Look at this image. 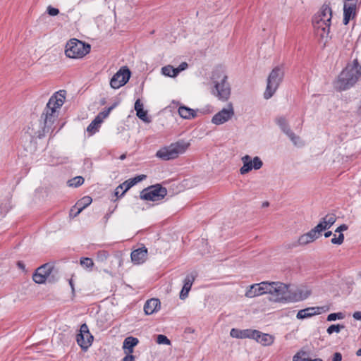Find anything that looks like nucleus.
Returning <instances> with one entry per match:
<instances>
[{"label": "nucleus", "mask_w": 361, "mask_h": 361, "mask_svg": "<svg viewBox=\"0 0 361 361\" xmlns=\"http://www.w3.org/2000/svg\"><path fill=\"white\" fill-rule=\"evenodd\" d=\"M66 91L60 90L52 95L49 99L47 106L41 115L40 122L43 124L42 130L36 133V136L41 138L53 130V124L58 117L57 110L63 104L66 99Z\"/></svg>", "instance_id": "f257e3e1"}, {"label": "nucleus", "mask_w": 361, "mask_h": 361, "mask_svg": "<svg viewBox=\"0 0 361 361\" xmlns=\"http://www.w3.org/2000/svg\"><path fill=\"white\" fill-rule=\"evenodd\" d=\"M268 293L276 302L303 300L310 295V291L306 288H298L293 290L281 282H268Z\"/></svg>", "instance_id": "f03ea898"}, {"label": "nucleus", "mask_w": 361, "mask_h": 361, "mask_svg": "<svg viewBox=\"0 0 361 361\" xmlns=\"http://www.w3.org/2000/svg\"><path fill=\"white\" fill-rule=\"evenodd\" d=\"M212 95L222 102H226L231 93L228 76L222 68H216L212 72L209 82Z\"/></svg>", "instance_id": "7ed1b4c3"}, {"label": "nucleus", "mask_w": 361, "mask_h": 361, "mask_svg": "<svg viewBox=\"0 0 361 361\" xmlns=\"http://www.w3.org/2000/svg\"><path fill=\"white\" fill-rule=\"evenodd\" d=\"M361 75V66L357 60L348 65L340 74L336 83V87L339 90H345L353 86Z\"/></svg>", "instance_id": "20e7f679"}, {"label": "nucleus", "mask_w": 361, "mask_h": 361, "mask_svg": "<svg viewBox=\"0 0 361 361\" xmlns=\"http://www.w3.org/2000/svg\"><path fill=\"white\" fill-rule=\"evenodd\" d=\"M332 18V11L329 5L324 4L314 16L312 23L317 30H322L321 37H328Z\"/></svg>", "instance_id": "39448f33"}, {"label": "nucleus", "mask_w": 361, "mask_h": 361, "mask_svg": "<svg viewBox=\"0 0 361 361\" xmlns=\"http://www.w3.org/2000/svg\"><path fill=\"white\" fill-rule=\"evenodd\" d=\"M190 144L185 141H178L171 144L169 146L164 147L158 150L156 156L164 161L174 159L179 154H183L188 148Z\"/></svg>", "instance_id": "423d86ee"}, {"label": "nucleus", "mask_w": 361, "mask_h": 361, "mask_svg": "<svg viewBox=\"0 0 361 361\" xmlns=\"http://www.w3.org/2000/svg\"><path fill=\"white\" fill-rule=\"evenodd\" d=\"M283 75L284 71L282 67L276 66L271 71L267 78V87L264 93V97L266 99L271 98L274 94L283 80Z\"/></svg>", "instance_id": "0eeeda50"}, {"label": "nucleus", "mask_w": 361, "mask_h": 361, "mask_svg": "<svg viewBox=\"0 0 361 361\" xmlns=\"http://www.w3.org/2000/svg\"><path fill=\"white\" fill-rule=\"evenodd\" d=\"M90 51V45L77 39H70L66 45L65 54L71 59H80L85 56Z\"/></svg>", "instance_id": "6e6552de"}, {"label": "nucleus", "mask_w": 361, "mask_h": 361, "mask_svg": "<svg viewBox=\"0 0 361 361\" xmlns=\"http://www.w3.org/2000/svg\"><path fill=\"white\" fill-rule=\"evenodd\" d=\"M166 194L167 190L165 188L156 185L143 190L140 193V198L145 200L159 201Z\"/></svg>", "instance_id": "1a4fd4ad"}, {"label": "nucleus", "mask_w": 361, "mask_h": 361, "mask_svg": "<svg viewBox=\"0 0 361 361\" xmlns=\"http://www.w3.org/2000/svg\"><path fill=\"white\" fill-rule=\"evenodd\" d=\"M243 166L240 169L242 175L249 173L252 169L258 170L263 166V162L259 157L252 158L250 155H245L241 158Z\"/></svg>", "instance_id": "9d476101"}, {"label": "nucleus", "mask_w": 361, "mask_h": 361, "mask_svg": "<svg viewBox=\"0 0 361 361\" xmlns=\"http://www.w3.org/2000/svg\"><path fill=\"white\" fill-rule=\"evenodd\" d=\"M234 109L231 103H228L226 108L217 112L212 118L211 122L216 126L222 125L232 118L234 116Z\"/></svg>", "instance_id": "9b49d317"}, {"label": "nucleus", "mask_w": 361, "mask_h": 361, "mask_svg": "<svg viewBox=\"0 0 361 361\" xmlns=\"http://www.w3.org/2000/svg\"><path fill=\"white\" fill-rule=\"evenodd\" d=\"M130 77V70L126 66L122 67L111 79L110 85L114 89H118L128 82Z\"/></svg>", "instance_id": "f8f14e48"}, {"label": "nucleus", "mask_w": 361, "mask_h": 361, "mask_svg": "<svg viewBox=\"0 0 361 361\" xmlns=\"http://www.w3.org/2000/svg\"><path fill=\"white\" fill-rule=\"evenodd\" d=\"M77 343L84 350H87L92 344L93 336L89 331L88 326L83 324L80 326V334L77 335Z\"/></svg>", "instance_id": "ddd939ff"}, {"label": "nucleus", "mask_w": 361, "mask_h": 361, "mask_svg": "<svg viewBox=\"0 0 361 361\" xmlns=\"http://www.w3.org/2000/svg\"><path fill=\"white\" fill-rule=\"evenodd\" d=\"M53 269V265L46 263L38 267L32 275V279L36 283H44Z\"/></svg>", "instance_id": "4468645a"}, {"label": "nucleus", "mask_w": 361, "mask_h": 361, "mask_svg": "<svg viewBox=\"0 0 361 361\" xmlns=\"http://www.w3.org/2000/svg\"><path fill=\"white\" fill-rule=\"evenodd\" d=\"M146 178V175L142 174L126 180L116 188L115 195L118 197L121 193L120 196H123L130 188L137 183L144 180Z\"/></svg>", "instance_id": "2eb2a0df"}, {"label": "nucleus", "mask_w": 361, "mask_h": 361, "mask_svg": "<svg viewBox=\"0 0 361 361\" xmlns=\"http://www.w3.org/2000/svg\"><path fill=\"white\" fill-rule=\"evenodd\" d=\"M276 123L281 130L290 138L295 145L300 146L302 145L300 137L297 136L290 128L286 120L283 117H279L276 119Z\"/></svg>", "instance_id": "dca6fc26"}, {"label": "nucleus", "mask_w": 361, "mask_h": 361, "mask_svg": "<svg viewBox=\"0 0 361 361\" xmlns=\"http://www.w3.org/2000/svg\"><path fill=\"white\" fill-rule=\"evenodd\" d=\"M268 282L263 281L259 283H255L250 286L246 290L245 295L247 298H252L268 293Z\"/></svg>", "instance_id": "f3484780"}, {"label": "nucleus", "mask_w": 361, "mask_h": 361, "mask_svg": "<svg viewBox=\"0 0 361 361\" xmlns=\"http://www.w3.org/2000/svg\"><path fill=\"white\" fill-rule=\"evenodd\" d=\"M114 108V106H110L107 109L100 112L98 114V115L95 117V118L91 122V123L87 126V130L91 134L95 133L99 126L100 124L102 123L104 118L108 117L111 111Z\"/></svg>", "instance_id": "a211bd4d"}, {"label": "nucleus", "mask_w": 361, "mask_h": 361, "mask_svg": "<svg viewBox=\"0 0 361 361\" xmlns=\"http://www.w3.org/2000/svg\"><path fill=\"white\" fill-rule=\"evenodd\" d=\"M327 310L328 307L325 306L307 307L298 311L296 317L298 319H303L314 315L320 314Z\"/></svg>", "instance_id": "6ab92c4d"}, {"label": "nucleus", "mask_w": 361, "mask_h": 361, "mask_svg": "<svg viewBox=\"0 0 361 361\" xmlns=\"http://www.w3.org/2000/svg\"><path fill=\"white\" fill-rule=\"evenodd\" d=\"M321 236L317 231L314 228H312L310 231L306 233L300 235L298 240V245L299 246H305L307 245L317 239H318Z\"/></svg>", "instance_id": "aec40b11"}, {"label": "nucleus", "mask_w": 361, "mask_h": 361, "mask_svg": "<svg viewBox=\"0 0 361 361\" xmlns=\"http://www.w3.org/2000/svg\"><path fill=\"white\" fill-rule=\"evenodd\" d=\"M255 332L257 334H255L252 339L255 340L257 343L262 344V345H271L274 343V337L272 335L262 333L255 329Z\"/></svg>", "instance_id": "412c9836"}, {"label": "nucleus", "mask_w": 361, "mask_h": 361, "mask_svg": "<svg viewBox=\"0 0 361 361\" xmlns=\"http://www.w3.org/2000/svg\"><path fill=\"white\" fill-rule=\"evenodd\" d=\"M256 334L255 329H238L233 328L230 331V336L235 338H251L252 339L253 336Z\"/></svg>", "instance_id": "4be33fe9"}, {"label": "nucleus", "mask_w": 361, "mask_h": 361, "mask_svg": "<svg viewBox=\"0 0 361 361\" xmlns=\"http://www.w3.org/2000/svg\"><path fill=\"white\" fill-rule=\"evenodd\" d=\"M161 306V302L157 298H151L146 301L144 305V312L147 315L157 312Z\"/></svg>", "instance_id": "5701e85b"}, {"label": "nucleus", "mask_w": 361, "mask_h": 361, "mask_svg": "<svg viewBox=\"0 0 361 361\" xmlns=\"http://www.w3.org/2000/svg\"><path fill=\"white\" fill-rule=\"evenodd\" d=\"M356 16V6L353 4L343 5V24L348 25L350 20L353 19Z\"/></svg>", "instance_id": "b1692460"}, {"label": "nucleus", "mask_w": 361, "mask_h": 361, "mask_svg": "<svg viewBox=\"0 0 361 361\" xmlns=\"http://www.w3.org/2000/svg\"><path fill=\"white\" fill-rule=\"evenodd\" d=\"M92 202V199L90 196H85L79 201L77 202L75 205L71 210V215H73V212L74 209H77L76 212L74 214L73 216H77L85 208L89 206Z\"/></svg>", "instance_id": "393cba45"}, {"label": "nucleus", "mask_w": 361, "mask_h": 361, "mask_svg": "<svg viewBox=\"0 0 361 361\" xmlns=\"http://www.w3.org/2000/svg\"><path fill=\"white\" fill-rule=\"evenodd\" d=\"M148 250H133L130 254L132 262L135 264L143 263L147 257Z\"/></svg>", "instance_id": "a878e982"}, {"label": "nucleus", "mask_w": 361, "mask_h": 361, "mask_svg": "<svg viewBox=\"0 0 361 361\" xmlns=\"http://www.w3.org/2000/svg\"><path fill=\"white\" fill-rule=\"evenodd\" d=\"M195 281L193 274L188 275L184 279V285L180 293V298L184 300L188 297V293L191 289L192 285Z\"/></svg>", "instance_id": "bb28decb"}, {"label": "nucleus", "mask_w": 361, "mask_h": 361, "mask_svg": "<svg viewBox=\"0 0 361 361\" xmlns=\"http://www.w3.org/2000/svg\"><path fill=\"white\" fill-rule=\"evenodd\" d=\"M139 341L137 338L129 336L125 338L123 343V348L126 350V353L131 354L133 353V348L137 345Z\"/></svg>", "instance_id": "cd10ccee"}, {"label": "nucleus", "mask_w": 361, "mask_h": 361, "mask_svg": "<svg viewBox=\"0 0 361 361\" xmlns=\"http://www.w3.org/2000/svg\"><path fill=\"white\" fill-rule=\"evenodd\" d=\"M135 110L137 116L145 122H149L147 115V111L143 109V104L140 99H137L135 103Z\"/></svg>", "instance_id": "c85d7f7f"}, {"label": "nucleus", "mask_w": 361, "mask_h": 361, "mask_svg": "<svg viewBox=\"0 0 361 361\" xmlns=\"http://www.w3.org/2000/svg\"><path fill=\"white\" fill-rule=\"evenodd\" d=\"M178 114L185 119H190L196 116L195 110L185 106H181L178 108Z\"/></svg>", "instance_id": "c756f323"}, {"label": "nucleus", "mask_w": 361, "mask_h": 361, "mask_svg": "<svg viewBox=\"0 0 361 361\" xmlns=\"http://www.w3.org/2000/svg\"><path fill=\"white\" fill-rule=\"evenodd\" d=\"M161 73L166 77L175 78L177 76V71L171 65H167L161 68Z\"/></svg>", "instance_id": "7c9ffc66"}, {"label": "nucleus", "mask_w": 361, "mask_h": 361, "mask_svg": "<svg viewBox=\"0 0 361 361\" xmlns=\"http://www.w3.org/2000/svg\"><path fill=\"white\" fill-rule=\"evenodd\" d=\"M84 183V178L82 176H76L68 181L70 187L77 188L82 185Z\"/></svg>", "instance_id": "2f4dec72"}, {"label": "nucleus", "mask_w": 361, "mask_h": 361, "mask_svg": "<svg viewBox=\"0 0 361 361\" xmlns=\"http://www.w3.org/2000/svg\"><path fill=\"white\" fill-rule=\"evenodd\" d=\"M331 226L327 224V222L322 218L319 224L314 226V228L317 231V232L322 235V233L329 228H330Z\"/></svg>", "instance_id": "473e14b6"}, {"label": "nucleus", "mask_w": 361, "mask_h": 361, "mask_svg": "<svg viewBox=\"0 0 361 361\" xmlns=\"http://www.w3.org/2000/svg\"><path fill=\"white\" fill-rule=\"evenodd\" d=\"M343 328H344L343 325L332 324L328 327V329H326V332L329 335L332 334L333 333L338 334L341 331V329H343Z\"/></svg>", "instance_id": "72a5a7b5"}, {"label": "nucleus", "mask_w": 361, "mask_h": 361, "mask_svg": "<svg viewBox=\"0 0 361 361\" xmlns=\"http://www.w3.org/2000/svg\"><path fill=\"white\" fill-rule=\"evenodd\" d=\"M323 219L327 222V224H329L331 227L333 226V224L336 222V215L334 214H326Z\"/></svg>", "instance_id": "f704fd0d"}, {"label": "nucleus", "mask_w": 361, "mask_h": 361, "mask_svg": "<svg viewBox=\"0 0 361 361\" xmlns=\"http://www.w3.org/2000/svg\"><path fill=\"white\" fill-rule=\"evenodd\" d=\"M344 316L343 313L341 312H337V313H331L328 315L327 317V321L331 322L335 321L336 319H343Z\"/></svg>", "instance_id": "c9c22d12"}, {"label": "nucleus", "mask_w": 361, "mask_h": 361, "mask_svg": "<svg viewBox=\"0 0 361 361\" xmlns=\"http://www.w3.org/2000/svg\"><path fill=\"white\" fill-rule=\"evenodd\" d=\"M157 342L159 344L170 345V340L164 335L159 334L157 336Z\"/></svg>", "instance_id": "e433bc0d"}, {"label": "nucleus", "mask_w": 361, "mask_h": 361, "mask_svg": "<svg viewBox=\"0 0 361 361\" xmlns=\"http://www.w3.org/2000/svg\"><path fill=\"white\" fill-rule=\"evenodd\" d=\"M80 264L85 268H90L93 266V261L91 258H81Z\"/></svg>", "instance_id": "4c0bfd02"}, {"label": "nucleus", "mask_w": 361, "mask_h": 361, "mask_svg": "<svg viewBox=\"0 0 361 361\" xmlns=\"http://www.w3.org/2000/svg\"><path fill=\"white\" fill-rule=\"evenodd\" d=\"M344 240V235L342 233H340L338 237H336V234H334V238L331 239V243L340 245Z\"/></svg>", "instance_id": "58836bf2"}, {"label": "nucleus", "mask_w": 361, "mask_h": 361, "mask_svg": "<svg viewBox=\"0 0 361 361\" xmlns=\"http://www.w3.org/2000/svg\"><path fill=\"white\" fill-rule=\"evenodd\" d=\"M109 253L106 250H99L97 253V259L99 261H104L107 259Z\"/></svg>", "instance_id": "ea45409f"}, {"label": "nucleus", "mask_w": 361, "mask_h": 361, "mask_svg": "<svg viewBox=\"0 0 361 361\" xmlns=\"http://www.w3.org/2000/svg\"><path fill=\"white\" fill-rule=\"evenodd\" d=\"M305 355L306 353L305 351H299L293 356V361H303L305 358H302V356Z\"/></svg>", "instance_id": "a19ab883"}, {"label": "nucleus", "mask_w": 361, "mask_h": 361, "mask_svg": "<svg viewBox=\"0 0 361 361\" xmlns=\"http://www.w3.org/2000/svg\"><path fill=\"white\" fill-rule=\"evenodd\" d=\"M47 12L50 16H55L59 13V10L58 8H53L49 6L47 8Z\"/></svg>", "instance_id": "79ce46f5"}, {"label": "nucleus", "mask_w": 361, "mask_h": 361, "mask_svg": "<svg viewBox=\"0 0 361 361\" xmlns=\"http://www.w3.org/2000/svg\"><path fill=\"white\" fill-rule=\"evenodd\" d=\"M188 63L186 62L181 63L178 68H176V71H177V75L183 71L185 70L188 68Z\"/></svg>", "instance_id": "37998d69"}, {"label": "nucleus", "mask_w": 361, "mask_h": 361, "mask_svg": "<svg viewBox=\"0 0 361 361\" xmlns=\"http://www.w3.org/2000/svg\"><path fill=\"white\" fill-rule=\"evenodd\" d=\"M347 229H348V226H347V225H345V224H342V225H341L340 226H338V227L336 229L335 232H336V233H339V234H340V233H341V232L345 231H346Z\"/></svg>", "instance_id": "c03bdc74"}, {"label": "nucleus", "mask_w": 361, "mask_h": 361, "mask_svg": "<svg viewBox=\"0 0 361 361\" xmlns=\"http://www.w3.org/2000/svg\"><path fill=\"white\" fill-rule=\"evenodd\" d=\"M342 355L340 353H335L333 356L332 361H341Z\"/></svg>", "instance_id": "a18cd8bd"}, {"label": "nucleus", "mask_w": 361, "mask_h": 361, "mask_svg": "<svg viewBox=\"0 0 361 361\" xmlns=\"http://www.w3.org/2000/svg\"><path fill=\"white\" fill-rule=\"evenodd\" d=\"M123 361H135V356L128 354L123 358Z\"/></svg>", "instance_id": "49530a36"}, {"label": "nucleus", "mask_w": 361, "mask_h": 361, "mask_svg": "<svg viewBox=\"0 0 361 361\" xmlns=\"http://www.w3.org/2000/svg\"><path fill=\"white\" fill-rule=\"evenodd\" d=\"M353 317L356 320L361 321V312H360V311L355 312L353 314Z\"/></svg>", "instance_id": "de8ad7c7"}, {"label": "nucleus", "mask_w": 361, "mask_h": 361, "mask_svg": "<svg viewBox=\"0 0 361 361\" xmlns=\"http://www.w3.org/2000/svg\"><path fill=\"white\" fill-rule=\"evenodd\" d=\"M17 266L19 269H22V270H25V265L24 264V263L21 261H18L17 262Z\"/></svg>", "instance_id": "09e8293b"}, {"label": "nucleus", "mask_w": 361, "mask_h": 361, "mask_svg": "<svg viewBox=\"0 0 361 361\" xmlns=\"http://www.w3.org/2000/svg\"><path fill=\"white\" fill-rule=\"evenodd\" d=\"M303 361H322V360L320 358H315L313 360L305 359V360H303Z\"/></svg>", "instance_id": "8fccbe9b"}, {"label": "nucleus", "mask_w": 361, "mask_h": 361, "mask_svg": "<svg viewBox=\"0 0 361 361\" xmlns=\"http://www.w3.org/2000/svg\"><path fill=\"white\" fill-rule=\"evenodd\" d=\"M332 235V233L331 231H327L324 233V236L325 238H329L330 237L331 235Z\"/></svg>", "instance_id": "3c124183"}, {"label": "nucleus", "mask_w": 361, "mask_h": 361, "mask_svg": "<svg viewBox=\"0 0 361 361\" xmlns=\"http://www.w3.org/2000/svg\"><path fill=\"white\" fill-rule=\"evenodd\" d=\"M356 355L357 356H361V348L359 350H357Z\"/></svg>", "instance_id": "603ef678"}, {"label": "nucleus", "mask_w": 361, "mask_h": 361, "mask_svg": "<svg viewBox=\"0 0 361 361\" xmlns=\"http://www.w3.org/2000/svg\"><path fill=\"white\" fill-rule=\"evenodd\" d=\"M268 206H269V202H263V204H262V207H268Z\"/></svg>", "instance_id": "864d4df0"}, {"label": "nucleus", "mask_w": 361, "mask_h": 361, "mask_svg": "<svg viewBox=\"0 0 361 361\" xmlns=\"http://www.w3.org/2000/svg\"><path fill=\"white\" fill-rule=\"evenodd\" d=\"M69 283H70V285H71V286L72 288V290H74V287H73V284L72 280H70Z\"/></svg>", "instance_id": "5fc2aeb1"}, {"label": "nucleus", "mask_w": 361, "mask_h": 361, "mask_svg": "<svg viewBox=\"0 0 361 361\" xmlns=\"http://www.w3.org/2000/svg\"><path fill=\"white\" fill-rule=\"evenodd\" d=\"M126 158V155L125 154H123L121 156L120 159H124Z\"/></svg>", "instance_id": "6e6d98bb"}]
</instances>
